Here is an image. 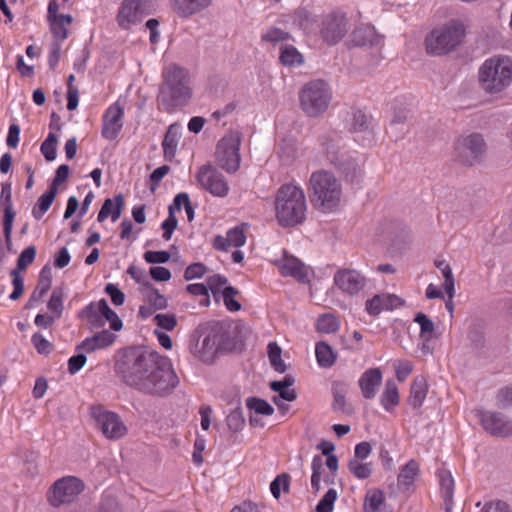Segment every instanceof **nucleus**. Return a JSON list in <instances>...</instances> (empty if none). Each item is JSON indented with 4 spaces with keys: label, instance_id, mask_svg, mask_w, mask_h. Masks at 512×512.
<instances>
[{
    "label": "nucleus",
    "instance_id": "obj_14",
    "mask_svg": "<svg viewBox=\"0 0 512 512\" xmlns=\"http://www.w3.org/2000/svg\"><path fill=\"white\" fill-rule=\"evenodd\" d=\"M150 8V0H124L117 14L121 28L128 30L132 24L140 22Z\"/></svg>",
    "mask_w": 512,
    "mask_h": 512
},
{
    "label": "nucleus",
    "instance_id": "obj_49",
    "mask_svg": "<svg viewBox=\"0 0 512 512\" xmlns=\"http://www.w3.org/2000/svg\"><path fill=\"white\" fill-rule=\"evenodd\" d=\"M246 405L255 413L270 416L274 413V408L264 399L258 397H250L246 400Z\"/></svg>",
    "mask_w": 512,
    "mask_h": 512
},
{
    "label": "nucleus",
    "instance_id": "obj_17",
    "mask_svg": "<svg viewBox=\"0 0 512 512\" xmlns=\"http://www.w3.org/2000/svg\"><path fill=\"white\" fill-rule=\"evenodd\" d=\"M123 116L124 107L121 106L118 101L108 107L103 115L101 131L103 138L107 140H115L118 137L123 127Z\"/></svg>",
    "mask_w": 512,
    "mask_h": 512
},
{
    "label": "nucleus",
    "instance_id": "obj_42",
    "mask_svg": "<svg viewBox=\"0 0 512 512\" xmlns=\"http://www.w3.org/2000/svg\"><path fill=\"white\" fill-rule=\"evenodd\" d=\"M146 287V299L154 310H163L168 307L167 298L162 295L158 289L150 283L144 284Z\"/></svg>",
    "mask_w": 512,
    "mask_h": 512
},
{
    "label": "nucleus",
    "instance_id": "obj_53",
    "mask_svg": "<svg viewBox=\"0 0 512 512\" xmlns=\"http://www.w3.org/2000/svg\"><path fill=\"white\" fill-rule=\"evenodd\" d=\"M289 475L286 473H282L278 475L270 484V490L274 498L279 499L281 495V485L283 486V491H289Z\"/></svg>",
    "mask_w": 512,
    "mask_h": 512
},
{
    "label": "nucleus",
    "instance_id": "obj_48",
    "mask_svg": "<svg viewBox=\"0 0 512 512\" xmlns=\"http://www.w3.org/2000/svg\"><path fill=\"white\" fill-rule=\"evenodd\" d=\"M350 131L353 133H358V132L371 133L370 122H369L367 116L359 109H355L352 111Z\"/></svg>",
    "mask_w": 512,
    "mask_h": 512
},
{
    "label": "nucleus",
    "instance_id": "obj_58",
    "mask_svg": "<svg viewBox=\"0 0 512 512\" xmlns=\"http://www.w3.org/2000/svg\"><path fill=\"white\" fill-rule=\"evenodd\" d=\"M294 20L303 29H308L314 23L313 14L306 8H298L294 13Z\"/></svg>",
    "mask_w": 512,
    "mask_h": 512
},
{
    "label": "nucleus",
    "instance_id": "obj_28",
    "mask_svg": "<svg viewBox=\"0 0 512 512\" xmlns=\"http://www.w3.org/2000/svg\"><path fill=\"white\" fill-rule=\"evenodd\" d=\"M335 169L342 173L345 178L351 182L358 178L361 173L359 166L356 162L345 155H340L337 160L330 161Z\"/></svg>",
    "mask_w": 512,
    "mask_h": 512
},
{
    "label": "nucleus",
    "instance_id": "obj_43",
    "mask_svg": "<svg viewBox=\"0 0 512 512\" xmlns=\"http://www.w3.org/2000/svg\"><path fill=\"white\" fill-rule=\"evenodd\" d=\"M279 60L284 66H294L303 62V56L294 46L283 45Z\"/></svg>",
    "mask_w": 512,
    "mask_h": 512
},
{
    "label": "nucleus",
    "instance_id": "obj_54",
    "mask_svg": "<svg viewBox=\"0 0 512 512\" xmlns=\"http://www.w3.org/2000/svg\"><path fill=\"white\" fill-rule=\"evenodd\" d=\"M52 270L50 267L45 266L39 275L37 289L39 290V297H43L51 288Z\"/></svg>",
    "mask_w": 512,
    "mask_h": 512
},
{
    "label": "nucleus",
    "instance_id": "obj_31",
    "mask_svg": "<svg viewBox=\"0 0 512 512\" xmlns=\"http://www.w3.org/2000/svg\"><path fill=\"white\" fill-rule=\"evenodd\" d=\"M427 392L428 385L426 380L423 377L415 378L410 388V396L408 398L409 405L414 409L421 407Z\"/></svg>",
    "mask_w": 512,
    "mask_h": 512
},
{
    "label": "nucleus",
    "instance_id": "obj_38",
    "mask_svg": "<svg viewBox=\"0 0 512 512\" xmlns=\"http://www.w3.org/2000/svg\"><path fill=\"white\" fill-rule=\"evenodd\" d=\"M419 473V464L415 460H410L405 466L402 467L398 474V484L409 488Z\"/></svg>",
    "mask_w": 512,
    "mask_h": 512
},
{
    "label": "nucleus",
    "instance_id": "obj_47",
    "mask_svg": "<svg viewBox=\"0 0 512 512\" xmlns=\"http://www.w3.org/2000/svg\"><path fill=\"white\" fill-rule=\"evenodd\" d=\"M333 404L332 407L335 411L342 412L346 415H351L354 412L353 406L346 401L344 390L338 389V385L333 388Z\"/></svg>",
    "mask_w": 512,
    "mask_h": 512
},
{
    "label": "nucleus",
    "instance_id": "obj_23",
    "mask_svg": "<svg viewBox=\"0 0 512 512\" xmlns=\"http://www.w3.org/2000/svg\"><path fill=\"white\" fill-rule=\"evenodd\" d=\"M116 338L117 336L114 333L104 329L83 340L76 346V350H83L87 353H92L98 349H104L110 346L115 342Z\"/></svg>",
    "mask_w": 512,
    "mask_h": 512
},
{
    "label": "nucleus",
    "instance_id": "obj_63",
    "mask_svg": "<svg viewBox=\"0 0 512 512\" xmlns=\"http://www.w3.org/2000/svg\"><path fill=\"white\" fill-rule=\"evenodd\" d=\"M105 292L111 297L114 305L120 306L125 301V294L113 283H108L105 287Z\"/></svg>",
    "mask_w": 512,
    "mask_h": 512
},
{
    "label": "nucleus",
    "instance_id": "obj_56",
    "mask_svg": "<svg viewBox=\"0 0 512 512\" xmlns=\"http://www.w3.org/2000/svg\"><path fill=\"white\" fill-rule=\"evenodd\" d=\"M206 272H207V267L203 263H201V262L192 263L189 266H187V268L185 269L184 279L186 281H190L193 279L201 278L206 274Z\"/></svg>",
    "mask_w": 512,
    "mask_h": 512
},
{
    "label": "nucleus",
    "instance_id": "obj_26",
    "mask_svg": "<svg viewBox=\"0 0 512 512\" xmlns=\"http://www.w3.org/2000/svg\"><path fill=\"white\" fill-rule=\"evenodd\" d=\"M382 36L370 25L360 26L352 32V41L356 46H376Z\"/></svg>",
    "mask_w": 512,
    "mask_h": 512
},
{
    "label": "nucleus",
    "instance_id": "obj_1",
    "mask_svg": "<svg viewBox=\"0 0 512 512\" xmlns=\"http://www.w3.org/2000/svg\"><path fill=\"white\" fill-rule=\"evenodd\" d=\"M114 370L126 386L153 397H166L179 384V378L169 359L144 347L134 346L120 350Z\"/></svg>",
    "mask_w": 512,
    "mask_h": 512
},
{
    "label": "nucleus",
    "instance_id": "obj_25",
    "mask_svg": "<svg viewBox=\"0 0 512 512\" xmlns=\"http://www.w3.org/2000/svg\"><path fill=\"white\" fill-rule=\"evenodd\" d=\"M124 207V196L123 194H118L114 197V199L107 198L105 199L99 213L97 216L98 222H103L107 219L108 216H111L113 222L118 220L122 214V210Z\"/></svg>",
    "mask_w": 512,
    "mask_h": 512
},
{
    "label": "nucleus",
    "instance_id": "obj_20",
    "mask_svg": "<svg viewBox=\"0 0 512 512\" xmlns=\"http://www.w3.org/2000/svg\"><path fill=\"white\" fill-rule=\"evenodd\" d=\"M279 269L283 276L295 278L300 283H308V268L298 258L284 254L283 259L279 262Z\"/></svg>",
    "mask_w": 512,
    "mask_h": 512
},
{
    "label": "nucleus",
    "instance_id": "obj_12",
    "mask_svg": "<svg viewBox=\"0 0 512 512\" xmlns=\"http://www.w3.org/2000/svg\"><path fill=\"white\" fill-rule=\"evenodd\" d=\"M84 482L74 476H66L57 480L52 486L49 502L54 507L73 502L84 490Z\"/></svg>",
    "mask_w": 512,
    "mask_h": 512
},
{
    "label": "nucleus",
    "instance_id": "obj_19",
    "mask_svg": "<svg viewBox=\"0 0 512 512\" xmlns=\"http://www.w3.org/2000/svg\"><path fill=\"white\" fill-rule=\"evenodd\" d=\"M30 263H32V246H29L22 251L17 261V267L10 273L12 277L13 291L9 298L13 301L18 300L24 292V278L22 273Z\"/></svg>",
    "mask_w": 512,
    "mask_h": 512
},
{
    "label": "nucleus",
    "instance_id": "obj_57",
    "mask_svg": "<svg viewBox=\"0 0 512 512\" xmlns=\"http://www.w3.org/2000/svg\"><path fill=\"white\" fill-rule=\"evenodd\" d=\"M57 192L58 190H56V188L50 186L49 189L39 197L37 204L40 212L45 213L50 209L56 198Z\"/></svg>",
    "mask_w": 512,
    "mask_h": 512
},
{
    "label": "nucleus",
    "instance_id": "obj_45",
    "mask_svg": "<svg viewBox=\"0 0 512 512\" xmlns=\"http://www.w3.org/2000/svg\"><path fill=\"white\" fill-rule=\"evenodd\" d=\"M381 403L386 410H389L391 406H396L399 403V392L398 388L393 380H388L385 383V389L381 397Z\"/></svg>",
    "mask_w": 512,
    "mask_h": 512
},
{
    "label": "nucleus",
    "instance_id": "obj_24",
    "mask_svg": "<svg viewBox=\"0 0 512 512\" xmlns=\"http://www.w3.org/2000/svg\"><path fill=\"white\" fill-rule=\"evenodd\" d=\"M173 11L180 18H188L206 9L212 0H170Z\"/></svg>",
    "mask_w": 512,
    "mask_h": 512
},
{
    "label": "nucleus",
    "instance_id": "obj_18",
    "mask_svg": "<svg viewBox=\"0 0 512 512\" xmlns=\"http://www.w3.org/2000/svg\"><path fill=\"white\" fill-rule=\"evenodd\" d=\"M335 285L349 295L358 294L366 284V278L354 269L338 270L334 276Z\"/></svg>",
    "mask_w": 512,
    "mask_h": 512
},
{
    "label": "nucleus",
    "instance_id": "obj_34",
    "mask_svg": "<svg viewBox=\"0 0 512 512\" xmlns=\"http://www.w3.org/2000/svg\"><path fill=\"white\" fill-rule=\"evenodd\" d=\"M162 146L164 151V158L167 161L172 162L173 159L175 158L178 146V131L176 124H172L169 126L164 136Z\"/></svg>",
    "mask_w": 512,
    "mask_h": 512
},
{
    "label": "nucleus",
    "instance_id": "obj_16",
    "mask_svg": "<svg viewBox=\"0 0 512 512\" xmlns=\"http://www.w3.org/2000/svg\"><path fill=\"white\" fill-rule=\"evenodd\" d=\"M478 416L486 432L496 437L512 435V421L499 412L479 411Z\"/></svg>",
    "mask_w": 512,
    "mask_h": 512
},
{
    "label": "nucleus",
    "instance_id": "obj_35",
    "mask_svg": "<svg viewBox=\"0 0 512 512\" xmlns=\"http://www.w3.org/2000/svg\"><path fill=\"white\" fill-rule=\"evenodd\" d=\"M80 318L86 319L93 328H101L105 325L100 317L99 301L91 302L79 314Z\"/></svg>",
    "mask_w": 512,
    "mask_h": 512
},
{
    "label": "nucleus",
    "instance_id": "obj_4",
    "mask_svg": "<svg viewBox=\"0 0 512 512\" xmlns=\"http://www.w3.org/2000/svg\"><path fill=\"white\" fill-rule=\"evenodd\" d=\"M164 82L160 88L158 99L167 112L187 104L192 96L189 76L186 69L171 65L163 73Z\"/></svg>",
    "mask_w": 512,
    "mask_h": 512
},
{
    "label": "nucleus",
    "instance_id": "obj_2",
    "mask_svg": "<svg viewBox=\"0 0 512 512\" xmlns=\"http://www.w3.org/2000/svg\"><path fill=\"white\" fill-rule=\"evenodd\" d=\"M194 342L190 351L195 358L204 364H214L219 353L234 349V341L228 327L219 321L200 324L192 336Z\"/></svg>",
    "mask_w": 512,
    "mask_h": 512
},
{
    "label": "nucleus",
    "instance_id": "obj_5",
    "mask_svg": "<svg viewBox=\"0 0 512 512\" xmlns=\"http://www.w3.org/2000/svg\"><path fill=\"white\" fill-rule=\"evenodd\" d=\"M311 202L321 212L334 211L340 204L342 188L336 177L327 171H317L310 177Z\"/></svg>",
    "mask_w": 512,
    "mask_h": 512
},
{
    "label": "nucleus",
    "instance_id": "obj_36",
    "mask_svg": "<svg viewBox=\"0 0 512 512\" xmlns=\"http://www.w3.org/2000/svg\"><path fill=\"white\" fill-rule=\"evenodd\" d=\"M99 309H100V317L102 320H107L110 323V328L113 331H120L123 328V322L117 315V313L112 310L106 299L99 300Z\"/></svg>",
    "mask_w": 512,
    "mask_h": 512
},
{
    "label": "nucleus",
    "instance_id": "obj_3",
    "mask_svg": "<svg viewBox=\"0 0 512 512\" xmlns=\"http://www.w3.org/2000/svg\"><path fill=\"white\" fill-rule=\"evenodd\" d=\"M274 204L276 219L281 227H295L305 220L307 204L300 187L291 183L281 185Z\"/></svg>",
    "mask_w": 512,
    "mask_h": 512
},
{
    "label": "nucleus",
    "instance_id": "obj_44",
    "mask_svg": "<svg viewBox=\"0 0 512 512\" xmlns=\"http://www.w3.org/2000/svg\"><path fill=\"white\" fill-rule=\"evenodd\" d=\"M340 323L336 316L330 313L322 314L316 322L318 332L332 334L339 329Z\"/></svg>",
    "mask_w": 512,
    "mask_h": 512
},
{
    "label": "nucleus",
    "instance_id": "obj_50",
    "mask_svg": "<svg viewBox=\"0 0 512 512\" xmlns=\"http://www.w3.org/2000/svg\"><path fill=\"white\" fill-rule=\"evenodd\" d=\"M238 293H239V291L232 286H227L223 289L222 296H223L224 304L229 311L237 312L241 309L240 302H238L237 300L234 299V297Z\"/></svg>",
    "mask_w": 512,
    "mask_h": 512
},
{
    "label": "nucleus",
    "instance_id": "obj_61",
    "mask_svg": "<svg viewBox=\"0 0 512 512\" xmlns=\"http://www.w3.org/2000/svg\"><path fill=\"white\" fill-rule=\"evenodd\" d=\"M227 238L229 245L236 248L242 247L246 242L244 230L240 227L230 229L227 233Z\"/></svg>",
    "mask_w": 512,
    "mask_h": 512
},
{
    "label": "nucleus",
    "instance_id": "obj_46",
    "mask_svg": "<svg viewBox=\"0 0 512 512\" xmlns=\"http://www.w3.org/2000/svg\"><path fill=\"white\" fill-rule=\"evenodd\" d=\"M347 467L353 476L357 479H367L372 475V463H364L358 459H350Z\"/></svg>",
    "mask_w": 512,
    "mask_h": 512
},
{
    "label": "nucleus",
    "instance_id": "obj_37",
    "mask_svg": "<svg viewBox=\"0 0 512 512\" xmlns=\"http://www.w3.org/2000/svg\"><path fill=\"white\" fill-rule=\"evenodd\" d=\"M414 322L420 325V338L425 342L431 341L435 333L434 322L423 312L415 315Z\"/></svg>",
    "mask_w": 512,
    "mask_h": 512
},
{
    "label": "nucleus",
    "instance_id": "obj_32",
    "mask_svg": "<svg viewBox=\"0 0 512 512\" xmlns=\"http://www.w3.org/2000/svg\"><path fill=\"white\" fill-rule=\"evenodd\" d=\"M315 354L319 366L323 368L332 367L337 359V353L325 341H319L316 343Z\"/></svg>",
    "mask_w": 512,
    "mask_h": 512
},
{
    "label": "nucleus",
    "instance_id": "obj_13",
    "mask_svg": "<svg viewBox=\"0 0 512 512\" xmlns=\"http://www.w3.org/2000/svg\"><path fill=\"white\" fill-rule=\"evenodd\" d=\"M347 33V19L343 13L331 12L323 17L320 35L327 44H336Z\"/></svg>",
    "mask_w": 512,
    "mask_h": 512
},
{
    "label": "nucleus",
    "instance_id": "obj_52",
    "mask_svg": "<svg viewBox=\"0 0 512 512\" xmlns=\"http://www.w3.org/2000/svg\"><path fill=\"white\" fill-rule=\"evenodd\" d=\"M57 137L53 133H49L46 140L41 145V152L47 161H53L56 158Z\"/></svg>",
    "mask_w": 512,
    "mask_h": 512
},
{
    "label": "nucleus",
    "instance_id": "obj_30",
    "mask_svg": "<svg viewBox=\"0 0 512 512\" xmlns=\"http://www.w3.org/2000/svg\"><path fill=\"white\" fill-rule=\"evenodd\" d=\"M441 493L445 503V511L451 512L453 506L454 480L450 471L442 469L439 472Z\"/></svg>",
    "mask_w": 512,
    "mask_h": 512
},
{
    "label": "nucleus",
    "instance_id": "obj_41",
    "mask_svg": "<svg viewBox=\"0 0 512 512\" xmlns=\"http://www.w3.org/2000/svg\"><path fill=\"white\" fill-rule=\"evenodd\" d=\"M434 264L442 272L444 277V289L449 298H452L455 292V281L450 265L445 260H435Z\"/></svg>",
    "mask_w": 512,
    "mask_h": 512
},
{
    "label": "nucleus",
    "instance_id": "obj_33",
    "mask_svg": "<svg viewBox=\"0 0 512 512\" xmlns=\"http://www.w3.org/2000/svg\"><path fill=\"white\" fill-rule=\"evenodd\" d=\"M50 25L51 33L55 40H64L68 37L67 26L73 21L71 15L66 14L59 17L47 19Z\"/></svg>",
    "mask_w": 512,
    "mask_h": 512
},
{
    "label": "nucleus",
    "instance_id": "obj_39",
    "mask_svg": "<svg viewBox=\"0 0 512 512\" xmlns=\"http://www.w3.org/2000/svg\"><path fill=\"white\" fill-rule=\"evenodd\" d=\"M64 289L62 287H55L52 290L49 301L47 303V309L49 313L53 314L54 317L61 318L64 311Z\"/></svg>",
    "mask_w": 512,
    "mask_h": 512
},
{
    "label": "nucleus",
    "instance_id": "obj_11",
    "mask_svg": "<svg viewBox=\"0 0 512 512\" xmlns=\"http://www.w3.org/2000/svg\"><path fill=\"white\" fill-rule=\"evenodd\" d=\"M91 416L98 430L109 440H118L127 433V427L120 416L104 409L102 406H93Z\"/></svg>",
    "mask_w": 512,
    "mask_h": 512
},
{
    "label": "nucleus",
    "instance_id": "obj_40",
    "mask_svg": "<svg viewBox=\"0 0 512 512\" xmlns=\"http://www.w3.org/2000/svg\"><path fill=\"white\" fill-rule=\"evenodd\" d=\"M268 358L272 368L279 373L287 370L285 362L282 360V349L276 342H270L267 347Z\"/></svg>",
    "mask_w": 512,
    "mask_h": 512
},
{
    "label": "nucleus",
    "instance_id": "obj_60",
    "mask_svg": "<svg viewBox=\"0 0 512 512\" xmlns=\"http://www.w3.org/2000/svg\"><path fill=\"white\" fill-rule=\"evenodd\" d=\"M290 38V34L285 32L277 27L270 28L267 33L262 35V40L271 43L282 42L288 40Z\"/></svg>",
    "mask_w": 512,
    "mask_h": 512
},
{
    "label": "nucleus",
    "instance_id": "obj_8",
    "mask_svg": "<svg viewBox=\"0 0 512 512\" xmlns=\"http://www.w3.org/2000/svg\"><path fill=\"white\" fill-rule=\"evenodd\" d=\"M300 106L310 117L324 113L331 101V92L323 80H313L306 83L299 92Z\"/></svg>",
    "mask_w": 512,
    "mask_h": 512
},
{
    "label": "nucleus",
    "instance_id": "obj_55",
    "mask_svg": "<svg viewBox=\"0 0 512 512\" xmlns=\"http://www.w3.org/2000/svg\"><path fill=\"white\" fill-rule=\"evenodd\" d=\"M226 423L230 431L236 433L242 430L245 419L240 409L233 410L226 418Z\"/></svg>",
    "mask_w": 512,
    "mask_h": 512
},
{
    "label": "nucleus",
    "instance_id": "obj_21",
    "mask_svg": "<svg viewBox=\"0 0 512 512\" xmlns=\"http://www.w3.org/2000/svg\"><path fill=\"white\" fill-rule=\"evenodd\" d=\"M404 304L405 301L395 294H378L366 301V311L372 316H377L383 310H393Z\"/></svg>",
    "mask_w": 512,
    "mask_h": 512
},
{
    "label": "nucleus",
    "instance_id": "obj_15",
    "mask_svg": "<svg viewBox=\"0 0 512 512\" xmlns=\"http://www.w3.org/2000/svg\"><path fill=\"white\" fill-rule=\"evenodd\" d=\"M197 180L205 190L214 196L224 197L229 191V185L225 177L211 165L200 168L197 173Z\"/></svg>",
    "mask_w": 512,
    "mask_h": 512
},
{
    "label": "nucleus",
    "instance_id": "obj_62",
    "mask_svg": "<svg viewBox=\"0 0 512 512\" xmlns=\"http://www.w3.org/2000/svg\"><path fill=\"white\" fill-rule=\"evenodd\" d=\"M144 259L151 264L166 263L170 259V253L168 251H146Z\"/></svg>",
    "mask_w": 512,
    "mask_h": 512
},
{
    "label": "nucleus",
    "instance_id": "obj_22",
    "mask_svg": "<svg viewBox=\"0 0 512 512\" xmlns=\"http://www.w3.org/2000/svg\"><path fill=\"white\" fill-rule=\"evenodd\" d=\"M382 383V372L380 368L367 369L359 379V387L365 399H373Z\"/></svg>",
    "mask_w": 512,
    "mask_h": 512
},
{
    "label": "nucleus",
    "instance_id": "obj_27",
    "mask_svg": "<svg viewBox=\"0 0 512 512\" xmlns=\"http://www.w3.org/2000/svg\"><path fill=\"white\" fill-rule=\"evenodd\" d=\"M364 512H392L385 503V494L381 489L374 488L367 491L364 504Z\"/></svg>",
    "mask_w": 512,
    "mask_h": 512
},
{
    "label": "nucleus",
    "instance_id": "obj_10",
    "mask_svg": "<svg viewBox=\"0 0 512 512\" xmlns=\"http://www.w3.org/2000/svg\"><path fill=\"white\" fill-rule=\"evenodd\" d=\"M240 137L237 133L224 136L217 144L216 164L228 173L236 172L240 167Z\"/></svg>",
    "mask_w": 512,
    "mask_h": 512
},
{
    "label": "nucleus",
    "instance_id": "obj_9",
    "mask_svg": "<svg viewBox=\"0 0 512 512\" xmlns=\"http://www.w3.org/2000/svg\"><path fill=\"white\" fill-rule=\"evenodd\" d=\"M455 160L464 166L480 163L486 152V143L479 133L459 137L454 144Z\"/></svg>",
    "mask_w": 512,
    "mask_h": 512
},
{
    "label": "nucleus",
    "instance_id": "obj_51",
    "mask_svg": "<svg viewBox=\"0 0 512 512\" xmlns=\"http://www.w3.org/2000/svg\"><path fill=\"white\" fill-rule=\"evenodd\" d=\"M337 499V491L329 489L316 506V512H332Z\"/></svg>",
    "mask_w": 512,
    "mask_h": 512
},
{
    "label": "nucleus",
    "instance_id": "obj_7",
    "mask_svg": "<svg viewBox=\"0 0 512 512\" xmlns=\"http://www.w3.org/2000/svg\"><path fill=\"white\" fill-rule=\"evenodd\" d=\"M479 79L486 91L501 92L512 82V60L508 57L486 60L480 68Z\"/></svg>",
    "mask_w": 512,
    "mask_h": 512
},
{
    "label": "nucleus",
    "instance_id": "obj_59",
    "mask_svg": "<svg viewBox=\"0 0 512 512\" xmlns=\"http://www.w3.org/2000/svg\"><path fill=\"white\" fill-rule=\"evenodd\" d=\"M156 325L166 331H172L177 326V318L174 314H157L154 316Z\"/></svg>",
    "mask_w": 512,
    "mask_h": 512
},
{
    "label": "nucleus",
    "instance_id": "obj_29",
    "mask_svg": "<svg viewBox=\"0 0 512 512\" xmlns=\"http://www.w3.org/2000/svg\"><path fill=\"white\" fill-rule=\"evenodd\" d=\"M322 147L323 153L330 161H335L340 156L338 151L337 133L334 130H329L321 134L318 138Z\"/></svg>",
    "mask_w": 512,
    "mask_h": 512
},
{
    "label": "nucleus",
    "instance_id": "obj_64",
    "mask_svg": "<svg viewBox=\"0 0 512 512\" xmlns=\"http://www.w3.org/2000/svg\"><path fill=\"white\" fill-rule=\"evenodd\" d=\"M498 406L502 409L512 407V387H505L497 394Z\"/></svg>",
    "mask_w": 512,
    "mask_h": 512
},
{
    "label": "nucleus",
    "instance_id": "obj_6",
    "mask_svg": "<svg viewBox=\"0 0 512 512\" xmlns=\"http://www.w3.org/2000/svg\"><path fill=\"white\" fill-rule=\"evenodd\" d=\"M466 35L464 24L458 20H450L443 26L434 28L425 38L428 54L446 55L454 51Z\"/></svg>",
    "mask_w": 512,
    "mask_h": 512
}]
</instances>
